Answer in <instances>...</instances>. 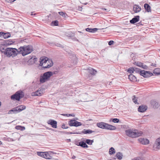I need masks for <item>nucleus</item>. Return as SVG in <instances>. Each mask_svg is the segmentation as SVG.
<instances>
[{"label": "nucleus", "instance_id": "nucleus-1", "mask_svg": "<svg viewBox=\"0 0 160 160\" xmlns=\"http://www.w3.org/2000/svg\"><path fill=\"white\" fill-rule=\"evenodd\" d=\"M39 66H41L44 69L49 68L53 65V62L52 60L48 59V58L44 57L40 58Z\"/></svg>", "mask_w": 160, "mask_h": 160}, {"label": "nucleus", "instance_id": "nucleus-2", "mask_svg": "<svg viewBox=\"0 0 160 160\" xmlns=\"http://www.w3.org/2000/svg\"><path fill=\"white\" fill-rule=\"evenodd\" d=\"M18 50H19V54L24 56L32 52L33 51V48L31 45H28L20 47Z\"/></svg>", "mask_w": 160, "mask_h": 160}, {"label": "nucleus", "instance_id": "nucleus-3", "mask_svg": "<svg viewBox=\"0 0 160 160\" xmlns=\"http://www.w3.org/2000/svg\"><path fill=\"white\" fill-rule=\"evenodd\" d=\"M126 134L129 137L135 138L140 136L142 134L141 132H139L137 130H135L134 132L132 131L130 129L127 130L125 131Z\"/></svg>", "mask_w": 160, "mask_h": 160}, {"label": "nucleus", "instance_id": "nucleus-4", "mask_svg": "<svg viewBox=\"0 0 160 160\" xmlns=\"http://www.w3.org/2000/svg\"><path fill=\"white\" fill-rule=\"evenodd\" d=\"M7 51L8 52H6V54H7V57H14L16 56L18 54H19V50L18 51L15 48H8Z\"/></svg>", "mask_w": 160, "mask_h": 160}, {"label": "nucleus", "instance_id": "nucleus-5", "mask_svg": "<svg viewBox=\"0 0 160 160\" xmlns=\"http://www.w3.org/2000/svg\"><path fill=\"white\" fill-rule=\"evenodd\" d=\"M53 75V73L51 71H48L44 73L42 76L40 77V81L41 83H44L49 79L51 76Z\"/></svg>", "mask_w": 160, "mask_h": 160}, {"label": "nucleus", "instance_id": "nucleus-6", "mask_svg": "<svg viewBox=\"0 0 160 160\" xmlns=\"http://www.w3.org/2000/svg\"><path fill=\"white\" fill-rule=\"evenodd\" d=\"M24 94L22 91H17L14 94L11 96V98L13 100H16L19 101L20 99L24 97Z\"/></svg>", "mask_w": 160, "mask_h": 160}, {"label": "nucleus", "instance_id": "nucleus-7", "mask_svg": "<svg viewBox=\"0 0 160 160\" xmlns=\"http://www.w3.org/2000/svg\"><path fill=\"white\" fill-rule=\"evenodd\" d=\"M26 108V107L25 106L20 105L17 107L13 108L12 109L9 110L8 112V113H11V112H13V113H16L15 112H19L23 110H24Z\"/></svg>", "mask_w": 160, "mask_h": 160}, {"label": "nucleus", "instance_id": "nucleus-8", "mask_svg": "<svg viewBox=\"0 0 160 160\" xmlns=\"http://www.w3.org/2000/svg\"><path fill=\"white\" fill-rule=\"evenodd\" d=\"M68 125L70 126L77 127L82 125V123L80 122L76 121L75 120H71L68 122Z\"/></svg>", "mask_w": 160, "mask_h": 160}, {"label": "nucleus", "instance_id": "nucleus-9", "mask_svg": "<svg viewBox=\"0 0 160 160\" xmlns=\"http://www.w3.org/2000/svg\"><path fill=\"white\" fill-rule=\"evenodd\" d=\"M140 75L144 78H147L152 76L153 74L150 71L141 70L140 72Z\"/></svg>", "mask_w": 160, "mask_h": 160}, {"label": "nucleus", "instance_id": "nucleus-10", "mask_svg": "<svg viewBox=\"0 0 160 160\" xmlns=\"http://www.w3.org/2000/svg\"><path fill=\"white\" fill-rule=\"evenodd\" d=\"M6 47L3 43L0 45V51L2 53H3L7 56V54H6V52H8L7 51L8 50V48H6Z\"/></svg>", "mask_w": 160, "mask_h": 160}, {"label": "nucleus", "instance_id": "nucleus-11", "mask_svg": "<svg viewBox=\"0 0 160 160\" xmlns=\"http://www.w3.org/2000/svg\"><path fill=\"white\" fill-rule=\"evenodd\" d=\"M28 59V62L29 64H32L35 63V62L37 60V58L35 56H29Z\"/></svg>", "mask_w": 160, "mask_h": 160}, {"label": "nucleus", "instance_id": "nucleus-12", "mask_svg": "<svg viewBox=\"0 0 160 160\" xmlns=\"http://www.w3.org/2000/svg\"><path fill=\"white\" fill-rule=\"evenodd\" d=\"M48 124L50 125L53 128H57V122L54 120L50 119L47 122Z\"/></svg>", "mask_w": 160, "mask_h": 160}, {"label": "nucleus", "instance_id": "nucleus-13", "mask_svg": "<svg viewBox=\"0 0 160 160\" xmlns=\"http://www.w3.org/2000/svg\"><path fill=\"white\" fill-rule=\"evenodd\" d=\"M11 37V34L9 32L6 33L2 32H0V37L3 38H7Z\"/></svg>", "mask_w": 160, "mask_h": 160}, {"label": "nucleus", "instance_id": "nucleus-14", "mask_svg": "<svg viewBox=\"0 0 160 160\" xmlns=\"http://www.w3.org/2000/svg\"><path fill=\"white\" fill-rule=\"evenodd\" d=\"M15 42V41H14L12 40L11 39L6 40H4L3 43L6 46H7L13 44Z\"/></svg>", "mask_w": 160, "mask_h": 160}, {"label": "nucleus", "instance_id": "nucleus-15", "mask_svg": "<svg viewBox=\"0 0 160 160\" xmlns=\"http://www.w3.org/2000/svg\"><path fill=\"white\" fill-rule=\"evenodd\" d=\"M148 107L146 106L142 105L138 108V111L140 112H143L146 111Z\"/></svg>", "mask_w": 160, "mask_h": 160}, {"label": "nucleus", "instance_id": "nucleus-16", "mask_svg": "<svg viewBox=\"0 0 160 160\" xmlns=\"http://www.w3.org/2000/svg\"><path fill=\"white\" fill-rule=\"evenodd\" d=\"M140 17L139 16H136L134 17L130 21V22L132 24H134L138 22L139 20Z\"/></svg>", "mask_w": 160, "mask_h": 160}, {"label": "nucleus", "instance_id": "nucleus-17", "mask_svg": "<svg viewBox=\"0 0 160 160\" xmlns=\"http://www.w3.org/2000/svg\"><path fill=\"white\" fill-rule=\"evenodd\" d=\"M139 141L142 144H147L149 143V141L147 139L139 138L138 139Z\"/></svg>", "mask_w": 160, "mask_h": 160}, {"label": "nucleus", "instance_id": "nucleus-18", "mask_svg": "<svg viewBox=\"0 0 160 160\" xmlns=\"http://www.w3.org/2000/svg\"><path fill=\"white\" fill-rule=\"evenodd\" d=\"M151 105L153 106V108H157L159 106V104L158 102L155 100H151Z\"/></svg>", "mask_w": 160, "mask_h": 160}, {"label": "nucleus", "instance_id": "nucleus-19", "mask_svg": "<svg viewBox=\"0 0 160 160\" xmlns=\"http://www.w3.org/2000/svg\"><path fill=\"white\" fill-rule=\"evenodd\" d=\"M107 123L104 122H100L99 123H98L97 124V126L101 128L102 129H106V126Z\"/></svg>", "mask_w": 160, "mask_h": 160}, {"label": "nucleus", "instance_id": "nucleus-20", "mask_svg": "<svg viewBox=\"0 0 160 160\" xmlns=\"http://www.w3.org/2000/svg\"><path fill=\"white\" fill-rule=\"evenodd\" d=\"M87 70L88 71V72L92 75H95L97 72L95 70L90 67L88 68Z\"/></svg>", "mask_w": 160, "mask_h": 160}, {"label": "nucleus", "instance_id": "nucleus-21", "mask_svg": "<svg viewBox=\"0 0 160 160\" xmlns=\"http://www.w3.org/2000/svg\"><path fill=\"white\" fill-rule=\"evenodd\" d=\"M106 126V129L110 130H114L116 129V127L115 126L110 125L107 123Z\"/></svg>", "mask_w": 160, "mask_h": 160}, {"label": "nucleus", "instance_id": "nucleus-22", "mask_svg": "<svg viewBox=\"0 0 160 160\" xmlns=\"http://www.w3.org/2000/svg\"><path fill=\"white\" fill-rule=\"evenodd\" d=\"M156 146L157 149H160V137L156 139L154 146Z\"/></svg>", "mask_w": 160, "mask_h": 160}, {"label": "nucleus", "instance_id": "nucleus-23", "mask_svg": "<svg viewBox=\"0 0 160 160\" xmlns=\"http://www.w3.org/2000/svg\"><path fill=\"white\" fill-rule=\"evenodd\" d=\"M94 131H93L90 129H88L86 130L85 129H84L83 131H82V132H79L80 134H82V133L83 134H91L92 133L94 132Z\"/></svg>", "mask_w": 160, "mask_h": 160}, {"label": "nucleus", "instance_id": "nucleus-24", "mask_svg": "<svg viewBox=\"0 0 160 160\" xmlns=\"http://www.w3.org/2000/svg\"><path fill=\"white\" fill-rule=\"evenodd\" d=\"M133 9L135 12H139L141 9L138 5H135L133 6Z\"/></svg>", "mask_w": 160, "mask_h": 160}, {"label": "nucleus", "instance_id": "nucleus-25", "mask_svg": "<svg viewBox=\"0 0 160 160\" xmlns=\"http://www.w3.org/2000/svg\"><path fill=\"white\" fill-rule=\"evenodd\" d=\"M128 78L131 81L135 82L137 81L136 78L132 74L128 75Z\"/></svg>", "mask_w": 160, "mask_h": 160}, {"label": "nucleus", "instance_id": "nucleus-26", "mask_svg": "<svg viewBox=\"0 0 160 160\" xmlns=\"http://www.w3.org/2000/svg\"><path fill=\"white\" fill-rule=\"evenodd\" d=\"M78 145L83 148H87L88 147V146L86 144V142H85L83 141H81L79 142Z\"/></svg>", "mask_w": 160, "mask_h": 160}, {"label": "nucleus", "instance_id": "nucleus-27", "mask_svg": "<svg viewBox=\"0 0 160 160\" xmlns=\"http://www.w3.org/2000/svg\"><path fill=\"white\" fill-rule=\"evenodd\" d=\"M144 8L145 10L148 12H151V7L147 3H145L144 4Z\"/></svg>", "mask_w": 160, "mask_h": 160}, {"label": "nucleus", "instance_id": "nucleus-28", "mask_svg": "<svg viewBox=\"0 0 160 160\" xmlns=\"http://www.w3.org/2000/svg\"><path fill=\"white\" fill-rule=\"evenodd\" d=\"M116 157L118 159H121L122 158L123 155L121 152H119L116 153Z\"/></svg>", "mask_w": 160, "mask_h": 160}, {"label": "nucleus", "instance_id": "nucleus-29", "mask_svg": "<svg viewBox=\"0 0 160 160\" xmlns=\"http://www.w3.org/2000/svg\"><path fill=\"white\" fill-rule=\"evenodd\" d=\"M153 72L155 75L160 74V69L159 68L155 69L153 71Z\"/></svg>", "mask_w": 160, "mask_h": 160}, {"label": "nucleus", "instance_id": "nucleus-30", "mask_svg": "<svg viewBox=\"0 0 160 160\" xmlns=\"http://www.w3.org/2000/svg\"><path fill=\"white\" fill-rule=\"evenodd\" d=\"M32 96H41L42 95V93L37 91L35 92H33L32 93Z\"/></svg>", "mask_w": 160, "mask_h": 160}, {"label": "nucleus", "instance_id": "nucleus-31", "mask_svg": "<svg viewBox=\"0 0 160 160\" xmlns=\"http://www.w3.org/2000/svg\"><path fill=\"white\" fill-rule=\"evenodd\" d=\"M44 156L43 158L47 159H49L52 158V157L49 155V153L47 152H44Z\"/></svg>", "mask_w": 160, "mask_h": 160}, {"label": "nucleus", "instance_id": "nucleus-32", "mask_svg": "<svg viewBox=\"0 0 160 160\" xmlns=\"http://www.w3.org/2000/svg\"><path fill=\"white\" fill-rule=\"evenodd\" d=\"M15 128L17 130H19L21 131H23L25 129L24 127L19 125L16 126Z\"/></svg>", "mask_w": 160, "mask_h": 160}, {"label": "nucleus", "instance_id": "nucleus-33", "mask_svg": "<svg viewBox=\"0 0 160 160\" xmlns=\"http://www.w3.org/2000/svg\"><path fill=\"white\" fill-rule=\"evenodd\" d=\"M68 35H67L68 36L70 37V39H71L73 41H78V40L76 37H73L74 35L71 34V32Z\"/></svg>", "mask_w": 160, "mask_h": 160}, {"label": "nucleus", "instance_id": "nucleus-34", "mask_svg": "<svg viewBox=\"0 0 160 160\" xmlns=\"http://www.w3.org/2000/svg\"><path fill=\"white\" fill-rule=\"evenodd\" d=\"M109 152L110 155L114 154L115 152V149L113 147H111L109 150Z\"/></svg>", "mask_w": 160, "mask_h": 160}, {"label": "nucleus", "instance_id": "nucleus-35", "mask_svg": "<svg viewBox=\"0 0 160 160\" xmlns=\"http://www.w3.org/2000/svg\"><path fill=\"white\" fill-rule=\"evenodd\" d=\"M94 141L93 140H91L89 139H87L86 141V143L89 145H91L92 144V143Z\"/></svg>", "mask_w": 160, "mask_h": 160}, {"label": "nucleus", "instance_id": "nucleus-36", "mask_svg": "<svg viewBox=\"0 0 160 160\" xmlns=\"http://www.w3.org/2000/svg\"><path fill=\"white\" fill-rule=\"evenodd\" d=\"M110 121H112L114 123H118L119 122V120L117 118H112L110 120Z\"/></svg>", "mask_w": 160, "mask_h": 160}, {"label": "nucleus", "instance_id": "nucleus-37", "mask_svg": "<svg viewBox=\"0 0 160 160\" xmlns=\"http://www.w3.org/2000/svg\"><path fill=\"white\" fill-rule=\"evenodd\" d=\"M61 16H62V17H64L65 18V19H66L68 17V16L67 14L66 13L64 12H61Z\"/></svg>", "mask_w": 160, "mask_h": 160}, {"label": "nucleus", "instance_id": "nucleus-38", "mask_svg": "<svg viewBox=\"0 0 160 160\" xmlns=\"http://www.w3.org/2000/svg\"><path fill=\"white\" fill-rule=\"evenodd\" d=\"M134 71V68L132 67L129 68L128 69V71L129 72V73L132 74L133 73V72Z\"/></svg>", "mask_w": 160, "mask_h": 160}, {"label": "nucleus", "instance_id": "nucleus-39", "mask_svg": "<svg viewBox=\"0 0 160 160\" xmlns=\"http://www.w3.org/2000/svg\"><path fill=\"white\" fill-rule=\"evenodd\" d=\"M51 23L53 26H57L58 25V22L57 20H55L52 21Z\"/></svg>", "mask_w": 160, "mask_h": 160}, {"label": "nucleus", "instance_id": "nucleus-40", "mask_svg": "<svg viewBox=\"0 0 160 160\" xmlns=\"http://www.w3.org/2000/svg\"><path fill=\"white\" fill-rule=\"evenodd\" d=\"M37 154L39 156H41L43 158L44 154V152H37Z\"/></svg>", "mask_w": 160, "mask_h": 160}, {"label": "nucleus", "instance_id": "nucleus-41", "mask_svg": "<svg viewBox=\"0 0 160 160\" xmlns=\"http://www.w3.org/2000/svg\"><path fill=\"white\" fill-rule=\"evenodd\" d=\"M135 64L140 67H141L142 63L140 62H135Z\"/></svg>", "mask_w": 160, "mask_h": 160}, {"label": "nucleus", "instance_id": "nucleus-42", "mask_svg": "<svg viewBox=\"0 0 160 160\" xmlns=\"http://www.w3.org/2000/svg\"><path fill=\"white\" fill-rule=\"evenodd\" d=\"M136 98L135 97V96H133L132 99V101L135 103L138 104V103L137 102V99H136Z\"/></svg>", "mask_w": 160, "mask_h": 160}, {"label": "nucleus", "instance_id": "nucleus-43", "mask_svg": "<svg viewBox=\"0 0 160 160\" xmlns=\"http://www.w3.org/2000/svg\"><path fill=\"white\" fill-rule=\"evenodd\" d=\"M134 71H135L136 72L140 74V72L141 71H140V69L136 68H134Z\"/></svg>", "mask_w": 160, "mask_h": 160}, {"label": "nucleus", "instance_id": "nucleus-44", "mask_svg": "<svg viewBox=\"0 0 160 160\" xmlns=\"http://www.w3.org/2000/svg\"><path fill=\"white\" fill-rule=\"evenodd\" d=\"M143 69H147L148 67L147 66H146L145 65H144L143 63L142 64V66L141 67Z\"/></svg>", "mask_w": 160, "mask_h": 160}, {"label": "nucleus", "instance_id": "nucleus-45", "mask_svg": "<svg viewBox=\"0 0 160 160\" xmlns=\"http://www.w3.org/2000/svg\"><path fill=\"white\" fill-rule=\"evenodd\" d=\"M98 29L97 28H92V33H94L95 32H96L98 30Z\"/></svg>", "mask_w": 160, "mask_h": 160}, {"label": "nucleus", "instance_id": "nucleus-46", "mask_svg": "<svg viewBox=\"0 0 160 160\" xmlns=\"http://www.w3.org/2000/svg\"><path fill=\"white\" fill-rule=\"evenodd\" d=\"M74 60L73 61V62L74 63V64H76L77 62V59L75 56H73Z\"/></svg>", "mask_w": 160, "mask_h": 160}, {"label": "nucleus", "instance_id": "nucleus-47", "mask_svg": "<svg viewBox=\"0 0 160 160\" xmlns=\"http://www.w3.org/2000/svg\"><path fill=\"white\" fill-rule=\"evenodd\" d=\"M68 134H79L80 133H79V132H68Z\"/></svg>", "mask_w": 160, "mask_h": 160}, {"label": "nucleus", "instance_id": "nucleus-48", "mask_svg": "<svg viewBox=\"0 0 160 160\" xmlns=\"http://www.w3.org/2000/svg\"><path fill=\"white\" fill-rule=\"evenodd\" d=\"M86 30L87 32H91L92 28H87L86 29Z\"/></svg>", "mask_w": 160, "mask_h": 160}, {"label": "nucleus", "instance_id": "nucleus-49", "mask_svg": "<svg viewBox=\"0 0 160 160\" xmlns=\"http://www.w3.org/2000/svg\"><path fill=\"white\" fill-rule=\"evenodd\" d=\"M62 128L67 129L68 128V127L67 126H66L65 125L63 124L62 125Z\"/></svg>", "mask_w": 160, "mask_h": 160}, {"label": "nucleus", "instance_id": "nucleus-50", "mask_svg": "<svg viewBox=\"0 0 160 160\" xmlns=\"http://www.w3.org/2000/svg\"><path fill=\"white\" fill-rule=\"evenodd\" d=\"M114 43V41L112 40H110L109 42H108V45H112Z\"/></svg>", "mask_w": 160, "mask_h": 160}, {"label": "nucleus", "instance_id": "nucleus-51", "mask_svg": "<svg viewBox=\"0 0 160 160\" xmlns=\"http://www.w3.org/2000/svg\"><path fill=\"white\" fill-rule=\"evenodd\" d=\"M61 115H62V116H64L68 117V114H61Z\"/></svg>", "mask_w": 160, "mask_h": 160}, {"label": "nucleus", "instance_id": "nucleus-52", "mask_svg": "<svg viewBox=\"0 0 160 160\" xmlns=\"http://www.w3.org/2000/svg\"><path fill=\"white\" fill-rule=\"evenodd\" d=\"M70 116L74 117V114H68V116Z\"/></svg>", "mask_w": 160, "mask_h": 160}, {"label": "nucleus", "instance_id": "nucleus-53", "mask_svg": "<svg viewBox=\"0 0 160 160\" xmlns=\"http://www.w3.org/2000/svg\"><path fill=\"white\" fill-rule=\"evenodd\" d=\"M156 64H155L152 63L151 65V66L156 67Z\"/></svg>", "mask_w": 160, "mask_h": 160}, {"label": "nucleus", "instance_id": "nucleus-54", "mask_svg": "<svg viewBox=\"0 0 160 160\" xmlns=\"http://www.w3.org/2000/svg\"><path fill=\"white\" fill-rule=\"evenodd\" d=\"M132 160H140L138 158H134Z\"/></svg>", "mask_w": 160, "mask_h": 160}, {"label": "nucleus", "instance_id": "nucleus-55", "mask_svg": "<svg viewBox=\"0 0 160 160\" xmlns=\"http://www.w3.org/2000/svg\"><path fill=\"white\" fill-rule=\"evenodd\" d=\"M79 142H76V143H75V144H76V145H77V146H79V145H78V144H79Z\"/></svg>", "mask_w": 160, "mask_h": 160}, {"label": "nucleus", "instance_id": "nucleus-56", "mask_svg": "<svg viewBox=\"0 0 160 160\" xmlns=\"http://www.w3.org/2000/svg\"><path fill=\"white\" fill-rule=\"evenodd\" d=\"M76 158V157L74 156H73L72 157V159H75Z\"/></svg>", "mask_w": 160, "mask_h": 160}, {"label": "nucleus", "instance_id": "nucleus-57", "mask_svg": "<svg viewBox=\"0 0 160 160\" xmlns=\"http://www.w3.org/2000/svg\"><path fill=\"white\" fill-rule=\"evenodd\" d=\"M48 63L49 62H48V61L47 63L46 64V65H48V64H49V63Z\"/></svg>", "mask_w": 160, "mask_h": 160}, {"label": "nucleus", "instance_id": "nucleus-58", "mask_svg": "<svg viewBox=\"0 0 160 160\" xmlns=\"http://www.w3.org/2000/svg\"><path fill=\"white\" fill-rule=\"evenodd\" d=\"M75 120H78V118H75Z\"/></svg>", "mask_w": 160, "mask_h": 160}, {"label": "nucleus", "instance_id": "nucleus-59", "mask_svg": "<svg viewBox=\"0 0 160 160\" xmlns=\"http://www.w3.org/2000/svg\"><path fill=\"white\" fill-rule=\"evenodd\" d=\"M58 44V45H57V46H58V47H59V45H60V44H58H58Z\"/></svg>", "mask_w": 160, "mask_h": 160}, {"label": "nucleus", "instance_id": "nucleus-60", "mask_svg": "<svg viewBox=\"0 0 160 160\" xmlns=\"http://www.w3.org/2000/svg\"><path fill=\"white\" fill-rule=\"evenodd\" d=\"M68 140L69 141H71V139H68Z\"/></svg>", "mask_w": 160, "mask_h": 160}, {"label": "nucleus", "instance_id": "nucleus-61", "mask_svg": "<svg viewBox=\"0 0 160 160\" xmlns=\"http://www.w3.org/2000/svg\"><path fill=\"white\" fill-rule=\"evenodd\" d=\"M58 14H60V12H58Z\"/></svg>", "mask_w": 160, "mask_h": 160}, {"label": "nucleus", "instance_id": "nucleus-62", "mask_svg": "<svg viewBox=\"0 0 160 160\" xmlns=\"http://www.w3.org/2000/svg\"><path fill=\"white\" fill-rule=\"evenodd\" d=\"M102 9H104V10H106V9L104 8H102Z\"/></svg>", "mask_w": 160, "mask_h": 160}, {"label": "nucleus", "instance_id": "nucleus-63", "mask_svg": "<svg viewBox=\"0 0 160 160\" xmlns=\"http://www.w3.org/2000/svg\"><path fill=\"white\" fill-rule=\"evenodd\" d=\"M1 144V141H0V145Z\"/></svg>", "mask_w": 160, "mask_h": 160}, {"label": "nucleus", "instance_id": "nucleus-64", "mask_svg": "<svg viewBox=\"0 0 160 160\" xmlns=\"http://www.w3.org/2000/svg\"><path fill=\"white\" fill-rule=\"evenodd\" d=\"M141 22H139L138 23V24H141Z\"/></svg>", "mask_w": 160, "mask_h": 160}]
</instances>
